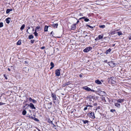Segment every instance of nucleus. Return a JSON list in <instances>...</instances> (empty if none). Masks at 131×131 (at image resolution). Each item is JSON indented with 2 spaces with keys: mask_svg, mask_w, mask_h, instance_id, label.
<instances>
[{
  "mask_svg": "<svg viewBox=\"0 0 131 131\" xmlns=\"http://www.w3.org/2000/svg\"><path fill=\"white\" fill-rule=\"evenodd\" d=\"M51 96L52 97V99L54 103H55V101L58 100V99L56 97V95L53 93H51Z\"/></svg>",
  "mask_w": 131,
  "mask_h": 131,
  "instance_id": "1",
  "label": "nucleus"
},
{
  "mask_svg": "<svg viewBox=\"0 0 131 131\" xmlns=\"http://www.w3.org/2000/svg\"><path fill=\"white\" fill-rule=\"evenodd\" d=\"M88 115L89 117L92 118H95L94 112L89 113L88 114Z\"/></svg>",
  "mask_w": 131,
  "mask_h": 131,
  "instance_id": "2",
  "label": "nucleus"
},
{
  "mask_svg": "<svg viewBox=\"0 0 131 131\" xmlns=\"http://www.w3.org/2000/svg\"><path fill=\"white\" fill-rule=\"evenodd\" d=\"M92 49V48L91 47H87L83 50V51L84 52H86L91 50Z\"/></svg>",
  "mask_w": 131,
  "mask_h": 131,
  "instance_id": "3",
  "label": "nucleus"
},
{
  "mask_svg": "<svg viewBox=\"0 0 131 131\" xmlns=\"http://www.w3.org/2000/svg\"><path fill=\"white\" fill-rule=\"evenodd\" d=\"M55 74L57 76H59L60 75V71L59 70L57 69L55 71Z\"/></svg>",
  "mask_w": 131,
  "mask_h": 131,
  "instance_id": "4",
  "label": "nucleus"
},
{
  "mask_svg": "<svg viewBox=\"0 0 131 131\" xmlns=\"http://www.w3.org/2000/svg\"><path fill=\"white\" fill-rule=\"evenodd\" d=\"M115 78L114 77H112L111 78L110 80L112 83L114 84L115 83Z\"/></svg>",
  "mask_w": 131,
  "mask_h": 131,
  "instance_id": "5",
  "label": "nucleus"
},
{
  "mask_svg": "<svg viewBox=\"0 0 131 131\" xmlns=\"http://www.w3.org/2000/svg\"><path fill=\"white\" fill-rule=\"evenodd\" d=\"M76 24H73L72 25L71 29L72 30H75L76 28Z\"/></svg>",
  "mask_w": 131,
  "mask_h": 131,
  "instance_id": "6",
  "label": "nucleus"
},
{
  "mask_svg": "<svg viewBox=\"0 0 131 131\" xmlns=\"http://www.w3.org/2000/svg\"><path fill=\"white\" fill-rule=\"evenodd\" d=\"M29 106H30V107L32 109H36V108L34 106V105L32 103H30V104L29 105Z\"/></svg>",
  "mask_w": 131,
  "mask_h": 131,
  "instance_id": "7",
  "label": "nucleus"
},
{
  "mask_svg": "<svg viewBox=\"0 0 131 131\" xmlns=\"http://www.w3.org/2000/svg\"><path fill=\"white\" fill-rule=\"evenodd\" d=\"M83 89L86 90L87 91H90L91 90V89L85 86L83 88Z\"/></svg>",
  "mask_w": 131,
  "mask_h": 131,
  "instance_id": "8",
  "label": "nucleus"
},
{
  "mask_svg": "<svg viewBox=\"0 0 131 131\" xmlns=\"http://www.w3.org/2000/svg\"><path fill=\"white\" fill-rule=\"evenodd\" d=\"M70 84V82H67L66 83H65L64 84H63L62 85V86L63 87H65V86H66Z\"/></svg>",
  "mask_w": 131,
  "mask_h": 131,
  "instance_id": "9",
  "label": "nucleus"
},
{
  "mask_svg": "<svg viewBox=\"0 0 131 131\" xmlns=\"http://www.w3.org/2000/svg\"><path fill=\"white\" fill-rule=\"evenodd\" d=\"M95 83L97 84H102L101 82L99 80H97L95 81Z\"/></svg>",
  "mask_w": 131,
  "mask_h": 131,
  "instance_id": "10",
  "label": "nucleus"
},
{
  "mask_svg": "<svg viewBox=\"0 0 131 131\" xmlns=\"http://www.w3.org/2000/svg\"><path fill=\"white\" fill-rule=\"evenodd\" d=\"M115 106L118 107H120V103H118L117 102L115 103Z\"/></svg>",
  "mask_w": 131,
  "mask_h": 131,
  "instance_id": "11",
  "label": "nucleus"
},
{
  "mask_svg": "<svg viewBox=\"0 0 131 131\" xmlns=\"http://www.w3.org/2000/svg\"><path fill=\"white\" fill-rule=\"evenodd\" d=\"M10 18L8 17L7 18H6L5 19V21L8 24L10 23Z\"/></svg>",
  "mask_w": 131,
  "mask_h": 131,
  "instance_id": "12",
  "label": "nucleus"
},
{
  "mask_svg": "<svg viewBox=\"0 0 131 131\" xmlns=\"http://www.w3.org/2000/svg\"><path fill=\"white\" fill-rule=\"evenodd\" d=\"M100 94L102 96H104L106 95V93L104 91H101L100 92Z\"/></svg>",
  "mask_w": 131,
  "mask_h": 131,
  "instance_id": "13",
  "label": "nucleus"
},
{
  "mask_svg": "<svg viewBox=\"0 0 131 131\" xmlns=\"http://www.w3.org/2000/svg\"><path fill=\"white\" fill-rule=\"evenodd\" d=\"M49 26H45L44 27V31H48V28Z\"/></svg>",
  "mask_w": 131,
  "mask_h": 131,
  "instance_id": "14",
  "label": "nucleus"
},
{
  "mask_svg": "<svg viewBox=\"0 0 131 131\" xmlns=\"http://www.w3.org/2000/svg\"><path fill=\"white\" fill-rule=\"evenodd\" d=\"M124 101V100L123 99H119L118 100H117L116 101V102H118V103H121V102H122Z\"/></svg>",
  "mask_w": 131,
  "mask_h": 131,
  "instance_id": "15",
  "label": "nucleus"
},
{
  "mask_svg": "<svg viewBox=\"0 0 131 131\" xmlns=\"http://www.w3.org/2000/svg\"><path fill=\"white\" fill-rule=\"evenodd\" d=\"M110 64L111 65V67H114L115 66V63L112 62H110Z\"/></svg>",
  "mask_w": 131,
  "mask_h": 131,
  "instance_id": "16",
  "label": "nucleus"
},
{
  "mask_svg": "<svg viewBox=\"0 0 131 131\" xmlns=\"http://www.w3.org/2000/svg\"><path fill=\"white\" fill-rule=\"evenodd\" d=\"M12 10V9H8L6 11V13L7 14L8 13L10 12Z\"/></svg>",
  "mask_w": 131,
  "mask_h": 131,
  "instance_id": "17",
  "label": "nucleus"
},
{
  "mask_svg": "<svg viewBox=\"0 0 131 131\" xmlns=\"http://www.w3.org/2000/svg\"><path fill=\"white\" fill-rule=\"evenodd\" d=\"M107 99V97H103L102 98V100L103 101H104L105 102H106V100Z\"/></svg>",
  "mask_w": 131,
  "mask_h": 131,
  "instance_id": "18",
  "label": "nucleus"
},
{
  "mask_svg": "<svg viewBox=\"0 0 131 131\" xmlns=\"http://www.w3.org/2000/svg\"><path fill=\"white\" fill-rule=\"evenodd\" d=\"M58 25V24L57 23V24H53L52 25V26L54 28H55V27L57 28Z\"/></svg>",
  "mask_w": 131,
  "mask_h": 131,
  "instance_id": "19",
  "label": "nucleus"
},
{
  "mask_svg": "<svg viewBox=\"0 0 131 131\" xmlns=\"http://www.w3.org/2000/svg\"><path fill=\"white\" fill-rule=\"evenodd\" d=\"M21 44V40H19L17 43V45H20Z\"/></svg>",
  "mask_w": 131,
  "mask_h": 131,
  "instance_id": "20",
  "label": "nucleus"
},
{
  "mask_svg": "<svg viewBox=\"0 0 131 131\" xmlns=\"http://www.w3.org/2000/svg\"><path fill=\"white\" fill-rule=\"evenodd\" d=\"M111 50V49H108L107 50L106 52V54H107L108 53L110 52Z\"/></svg>",
  "mask_w": 131,
  "mask_h": 131,
  "instance_id": "21",
  "label": "nucleus"
},
{
  "mask_svg": "<svg viewBox=\"0 0 131 131\" xmlns=\"http://www.w3.org/2000/svg\"><path fill=\"white\" fill-rule=\"evenodd\" d=\"M28 38L29 39H33L34 38V36L32 35H31L29 36Z\"/></svg>",
  "mask_w": 131,
  "mask_h": 131,
  "instance_id": "22",
  "label": "nucleus"
},
{
  "mask_svg": "<svg viewBox=\"0 0 131 131\" xmlns=\"http://www.w3.org/2000/svg\"><path fill=\"white\" fill-rule=\"evenodd\" d=\"M103 35H99L98 36V37L99 39H101L103 38Z\"/></svg>",
  "mask_w": 131,
  "mask_h": 131,
  "instance_id": "23",
  "label": "nucleus"
},
{
  "mask_svg": "<svg viewBox=\"0 0 131 131\" xmlns=\"http://www.w3.org/2000/svg\"><path fill=\"white\" fill-rule=\"evenodd\" d=\"M82 121L84 124H86L87 123H88L89 122L88 120H82Z\"/></svg>",
  "mask_w": 131,
  "mask_h": 131,
  "instance_id": "24",
  "label": "nucleus"
},
{
  "mask_svg": "<svg viewBox=\"0 0 131 131\" xmlns=\"http://www.w3.org/2000/svg\"><path fill=\"white\" fill-rule=\"evenodd\" d=\"M27 112L25 110H24L22 112V114L24 115H25L26 114Z\"/></svg>",
  "mask_w": 131,
  "mask_h": 131,
  "instance_id": "25",
  "label": "nucleus"
},
{
  "mask_svg": "<svg viewBox=\"0 0 131 131\" xmlns=\"http://www.w3.org/2000/svg\"><path fill=\"white\" fill-rule=\"evenodd\" d=\"M86 97L88 99H91L93 98V96L92 95H89V96H88Z\"/></svg>",
  "mask_w": 131,
  "mask_h": 131,
  "instance_id": "26",
  "label": "nucleus"
},
{
  "mask_svg": "<svg viewBox=\"0 0 131 131\" xmlns=\"http://www.w3.org/2000/svg\"><path fill=\"white\" fill-rule=\"evenodd\" d=\"M105 27V26L104 25H102L99 26V27L101 28H104Z\"/></svg>",
  "mask_w": 131,
  "mask_h": 131,
  "instance_id": "27",
  "label": "nucleus"
},
{
  "mask_svg": "<svg viewBox=\"0 0 131 131\" xmlns=\"http://www.w3.org/2000/svg\"><path fill=\"white\" fill-rule=\"evenodd\" d=\"M25 25L24 24H23V25L22 26H21V28H20V29H21V30H23V29H24L25 27Z\"/></svg>",
  "mask_w": 131,
  "mask_h": 131,
  "instance_id": "28",
  "label": "nucleus"
},
{
  "mask_svg": "<svg viewBox=\"0 0 131 131\" xmlns=\"http://www.w3.org/2000/svg\"><path fill=\"white\" fill-rule=\"evenodd\" d=\"M40 28V27H39V26H37V27L36 28H35V31H37V30H38V29H39Z\"/></svg>",
  "mask_w": 131,
  "mask_h": 131,
  "instance_id": "29",
  "label": "nucleus"
},
{
  "mask_svg": "<svg viewBox=\"0 0 131 131\" xmlns=\"http://www.w3.org/2000/svg\"><path fill=\"white\" fill-rule=\"evenodd\" d=\"M3 26V23L2 22L0 23V27H2Z\"/></svg>",
  "mask_w": 131,
  "mask_h": 131,
  "instance_id": "30",
  "label": "nucleus"
},
{
  "mask_svg": "<svg viewBox=\"0 0 131 131\" xmlns=\"http://www.w3.org/2000/svg\"><path fill=\"white\" fill-rule=\"evenodd\" d=\"M50 65L51 66L53 67H54V64L52 62L50 63Z\"/></svg>",
  "mask_w": 131,
  "mask_h": 131,
  "instance_id": "31",
  "label": "nucleus"
},
{
  "mask_svg": "<svg viewBox=\"0 0 131 131\" xmlns=\"http://www.w3.org/2000/svg\"><path fill=\"white\" fill-rule=\"evenodd\" d=\"M118 35L119 36H120L121 35H122V34L121 32H117Z\"/></svg>",
  "mask_w": 131,
  "mask_h": 131,
  "instance_id": "32",
  "label": "nucleus"
},
{
  "mask_svg": "<svg viewBox=\"0 0 131 131\" xmlns=\"http://www.w3.org/2000/svg\"><path fill=\"white\" fill-rule=\"evenodd\" d=\"M34 34L35 36H37L38 35V34L36 32V31H35V32H34Z\"/></svg>",
  "mask_w": 131,
  "mask_h": 131,
  "instance_id": "33",
  "label": "nucleus"
},
{
  "mask_svg": "<svg viewBox=\"0 0 131 131\" xmlns=\"http://www.w3.org/2000/svg\"><path fill=\"white\" fill-rule=\"evenodd\" d=\"M31 102H32L34 103H36L37 102V101L36 100L34 99L32 100Z\"/></svg>",
  "mask_w": 131,
  "mask_h": 131,
  "instance_id": "34",
  "label": "nucleus"
},
{
  "mask_svg": "<svg viewBox=\"0 0 131 131\" xmlns=\"http://www.w3.org/2000/svg\"><path fill=\"white\" fill-rule=\"evenodd\" d=\"M89 19L86 18L84 19V21L86 22H88L89 21Z\"/></svg>",
  "mask_w": 131,
  "mask_h": 131,
  "instance_id": "35",
  "label": "nucleus"
},
{
  "mask_svg": "<svg viewBox=\"0 0 131 131\" xmlns=\"http://www.w3.org/2000/svg\"><path fill=\"white\" fill-rule=\"evenodd\" d=\"M34 120L35 121H37V122H39V119L38 118H35H35L34 119Z\"/></svg>",
  "mask_w": 131,
  "mask_h": 131,
  "instance_id": "36",
  "label": "nucleus"
},
{
  "mask_svg": "<svg viewBox=\"0 0 131 131\" xmlns=\"http://www.w3.org/2000/svg\"><path fill=\"white\" fill-rule=\"evenodd\" d=\"M86 18H85V17H81V18H80V19H84V20L86 19Z\"/></svg>",
  "mask_w": 131,
  "mask_h": 131,
  "instance_id": "37",
  "label": "nucleus"
},
{
  "mask_svg": "<svg viewBox=\"0 0 131 131\" xmlns=\"http://www.w3.org/2000/svg\"><path fill=\"white\" fill-rule=\"evenodd\" d=\"M29 100L30 102H31L33 99H32L31 97H30L29 99Z\"/></svg>",
  "mask_w": 131,
  "mask_h": 131,
  "instance_id": "38",
  "label": "nucleus"
},
{
  "mask_svg": "<svg viewBox=\"0 0 131 131\" xmlns=\"http://www.w3.org/2000/svg\"><path fill=\"white\" fill-rule=\"evenodd\" d=\"M34 40H30V42L32 43H34Z\"/></svg>",
  "mask_w": 131,
  "mask_h": 131,
  "instance_id": "39",
  "label": "nucleus"
},
{
  "mask_svg": "<svg viewBox=\"0 0 131 131\" xmlns=\"http://www.w3.org/2000/svg\"><path fill=\"white\" fill-rule=\"evenodd\" d=\"M115 110H114L112 109L110 111L112 112H114L115 111Z\"/></svg>",
  "mask_w": 131,
  "mask_h": 131,
  "instance_id": "40",
  "label": "nucleus"
},
{
  "mask_svg": "<svg viewBox=\"0 0 131 131\" xmlns=\"http://www.w3.org/2000/svg\"><path fill=\"white\" fill-rule=\"evenodd\" d=\"M29 117L30 118H31L34 119L35 117H33L31 116H30Z\"/></svg>",
  "mask_w": 131,
  "mask_h": 131,
  "instance_id": "41",
  "label": "nucleus"
},
{
  "mask_svg": "<svg viewBox=\"0 0 131 131\" xmlns=\"http://www.w3.org/2000/svg\"><path fill=\"white\" fill-rule=\"evenodd\" d=\"M86 107H88V106H89V107H92V106L91 105H89L88 104H87V105H86Z\"/></svg>",
  "mask_w": 131,
  "mask_h": 131,
  "instance_id": "42",
  "label": "nucleus"
},
{
  "mask_svg": "<svg viewBox=\"0 0 131 131\" xmlns=\"http://www.w3.org/2000/svg\"><path fill=\"white\" fill-rule=\"evenodd\" d=\"M28 29L27 30L26 32H28V33L29 34V32L28 31V29H30V27H28Z\"/></svg>",
  "mask_w": 131,
  "mask_h": 131,
  "instance_id": "43",
  "label": "nucleus"
},
{
  "mask_svg": "<svg viewBox=\"0 0 131 131\" xmlns=\"http://www.w3.org/2000/svg\"><path fill=\"white\" fill-rule=\"evenodd\" d=\"M88 108H87V107H85L84 108V110L85 111V110H86Z\"/></svg>",
  "mask_w": 131,
  "mask_h": 131,
  "instance_id": "44",
  "label": "nucleus"
},
{
  "mask_svg": "<svg viewBox=\"0 0 131 131\" xmlns=\"http://www.w3.org/2000/svg\"><path fill=\"white\" fill-rule=\"evenodd\" d=\"M4 76L5 77V79H7V77L6 76V75L5 74H4Z\"/></svg>",
  "mask_w": 131,
  "mask_h": 131,
  "instance_id": "45",
  "label": "nucleus"
},
{
  "mask_svg": "<svg viewBox=\"0 0 131 131\" xmlns=\"http://www.w3.org/2000/svg\"><path fill=\"white\" fill-rule=\"evenodd\" d=\"M3 104V103H1V102H0V105H2L3 104Z\"/></svg>",
  "mask_w": 131,
  "mask_h": 131,
  "instance_id": "46",
  "label": "nucleus"
},
{
  "mask_svg": "<svg viewBox=\"0 0 131 131\" xmlns=\"http://www.w3.org/2000/svg\"><path fill=\"white\" fill-rule=\"evenodd\" d=\"M79 77L80 78H82V75L81 74H80L79 75Z\"/></svg>",
  "mask_w": 131,
  "mask_h": 131,
  "instance_id": "47",
  "label": "nucleus"
},
{
  "mask_svg": "<svg viewBox=\"0 0 131 131\" xmlns=\"http://www.w3.org/2000/svg\"><path fill=\"white\" fill-rule=\"evenodd\" d=\"M53 31H52L51 32V33H50V34L51 35H52L53 34Z\"/></svg>",
  "mask_w": 131,
  "mask_h": 131,
  "instance_id": "48",
  "label": "nucleus"
},
{
  "mask_svg": "<svg viewBox=\"0 0 131 131\" xmlns=\"http://www.w3.org/2000/svg\"><path fill=\"white\" fill-rule=\"evenodd\" d=\"M45 47H41V49H43L45 48Z\"/></svg>",
  "mask_w": 131,
  "mask_h": 131,
  "instance_id": "49",
  "label": "nucleus"
},
{
  "mask_svg": "<svg viewBox=\"0 0 131 131\" xmlns=\"http://www.w3.org/2000/svg\"><path fill=\"white\" fill-rule=\"evenodd\" d=\"M55 34L54 33L52 35V36L54 37H55Z\"/></svg>",
  "mask_w": 131,
  "mask_h": 131,
  "instance_id": "50",
  "label": "nucleus"
},
{
  "mask_svg": "<svg viewBox=\"0 0 131 131\" xmlns=\"http://www.w3.org/2000/svg\"><path fill=\"white\" fill-rule=\"evenodd\" d=\"M88 26L89 27H90L91 28H92V27L91 26H90V25H88Z\"/></svg>",
  "mask_w": 131,
  "mask_h": 131,
  "instance_id": "51",
  "label": "nucleus"
},
{
  "mask_svg": "<svg viewBox=\"0 0 131 131\" xmlns=\"http://www.w3.org/2000/svg\"><path fill=\"white\" fill-rule=\"evenodd\" d=\"M92 91H93V92H94V90H91H91H90Z\"/></svg>",
  "mask_w": 131,
  "mask_h": 131,
  "instance_id": "52",
  "label": "nucleus"
},
{
  "mask_svg": "<svg viewBox=\"0 0 131 131\" xmlns=\"http://www.w3.org/2000/svg\"><path fill=\"white\" fill-rule=\"evenodd\" d=\"M50 123H51L52 124H53V123L52 121H50Z\"/></svg>",
  "mask_w": 131,
  "mask_h": 131,
  "instance_id": "53",
  "label": "nucleus"
},
{
  "mask_svg": "<svg viewBox=\"0 0 131 131\" xmlns=\"http://www.w3.org/2000/svg\"><path fill=\"white\" fill-rule=\"evenodd\" d=\"M53 68V67H52V66H51V67L50 68V69H52Z\"/></svg>",
  "mask_w": 131,
  "mask_h": 131,
  "instance_id": "54",
  "label": "nucleus"
},
{
  "mask_svg": "<svg viewBox=\"0 0 131 131\" xmlns=\"http://www.w3.org/2000/svg\"><path fill=\"white\" fill-rule=\"evenodd\" d=\"M79 22V20L78 21H77V23H76V24H78V23Z\"/></svg>",
  "mask_w": 131,
  "mask_h": 131,
  "instance_id": "55",
  "label": "nucleus"
},
{
  "mask_svg": "<svg viewBox=\"0 0 131 131\" xmlns=\"http://www.w3.org/2000/svg\"><path fill=\"white\" fill-rule=\"evenodd\" d=\"M8 70L9 71H10V69L9 68H8Z\"/></svg>",
  "mask_w": 131,
  "mask_h": 131,
  "instance_id": "56",
  "label": "nucleus"
},
{
  "mask_svg": "<svg viewBox=\"0 0 131 131\" xmlns=\"http://www.w3.org/2000/svg\"><path fill=\"white\" fill-rule=\"evenodd\" d=\"M52 125H53L54 127H55L56 126V125L53 124Z\"/></svg>",
  "mask_w": 131,
  "mask_h": 131,
  "instance_id": "57",
  "label": "nucleus"
},
{
  "mask_svg": "<svg viewBox=\"0 0 131 131\" xmlns=\"http://www.w3.org/2000/svg\"><path fill=\"white\" fill-rule=\"evenodd\" d=\"M25 63H27V61H25Z\"/></svg>",
  "mask_w": 131,
  "mask_h": 131,
  "instance_id": "58",
  "label": "nucleus"
},
{
  "mask_svg": "<svg viewBox=\"0 0 131 131\" xmlns=\"http://www.w3.org/2000/svg\"><path fill=\"white\" fill-rule=\"evenodd\" d=\"M89 101H91L92 100H91L90 99L89 100Z\"/></svg>",
  "mask_w": 131,
  "mask_h": 131,
  "instance_id": "59",
  "label": "nucleus"
},
{
  "mask_svg": "<svg viewBox=\"0 0 131 131\" xmlns=\"http://www.w3.org/2000/svg\"><path fill=\"white\" fill-rule=\"evenodd\" d=\"M50 105H51V104H52V103H50Z\"/></svg>",
  "mask_w": 131,
  "mask_h": 131,
  "instance_id": "60",
  "label": "nucleus"
},
{
  "mask_svg": "<svg viewBox=\"0 0 131 131\" xmlns=\"http://www.w3.org/2000/svg\"><path fill=\"white\" fill-rule=\"evenodd\" d=\"M34 29H33V30H32V31H34Z\"/></svg>",
  "mask_w": 131,
  "mask_h": 131,
  "instance_id": "61",
  "label": "nucleus"
},
{
  "mask_svg": "<svg viewBox=\"0 0 131 131\" xmlns=\"http://www.w3.org/2000/svg\"><path fill=\"white\" fill-rule=\"evenodd\" d=\"M39 131H41L39 129Z\"/></svg>",
  "mask_w": 131,
  "mask_h": 131,
  "instance_id": "62",
  "label": "nucleus"
}]
</instances>
